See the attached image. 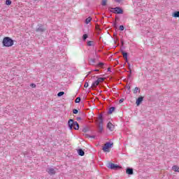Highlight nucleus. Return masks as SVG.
<instances>
[{
    "mask_svg": "<svg viewBox=\"0 0 179 179\" xmlns=\"http://www.w3.org/2000/svg\"><path fill=\"white\" fill-rule=\"evenodd\" d=\"M75 103H80V97H77L75 100Z\"/></svg>",
    "mask_w": 179,
    "mask_h": 179,
    "instance_id": "7c9ffc66",
    "label": "nucleus"
},
{
    "mask_svg": "<svg viewBox=\"0 0 179 179\" xmlns=\"http://www.w3.org/2000/svg\"><path fill=\"white\" fill-rule=\"evenodd\" d=\"M115 2H117L118 3H120V2H121V1H122V0H115Z\"/></svg>",
    "mask_w": 179,
    "mask_h": 179,
    "instance_id": "58836bf2",
    "label": "nucleus"
},
{
    "mask_svg": "<svg viewBox=\"0 0 179 179\" xmlns=\"http://www.w3.org/2000/svg\"><path fill=\"white\" fill-rule=\"evenodd\" d=\"M96 81L98 82V83H101V82H104V78H99Z\"/></svg>",
    "mask_w": 179,
    "mask_h": 179,
    "instance_id": "4be33fe9",
    "label": "nucleus"
},
{
    "mask_svg": "<svg viewBox=\"0 0 179 179\" xmlns=\"http://www.w3.org/2000/svg\"><path fill=\"white\" fill-rule=\"evenodd\" d=\"M90 73H91V72H89V75H90Z\"/></svg>",
    "mask_w": 179,
    "mask_h": 179,
    "instance_id": "603ef678",
    "label": "nucleus"
},
{
    "mask_svg": "<svg viewBox=\"0 0 179 179\" xmlns=\"http://www.w3.org/2000/svg\"><path fill=\"white\" fill-rule=\"evenodd\" d=\"M129 78H131V73H130V74H129Z\"/></svg>",
    "mask_w": 179,
    "mask_h": 179,
    "instance_id": "49530a36",
    "label": "nucleus"
},
{
    "mask_svg": "<svg viewBox=\"0 0 179 179\" xmlns=\"http://www.w3.org/2000/svg\"><path fill=\"white\" fill-rule=\"evenodd\" d=\"M115 110V107L112 106L109 108L108 114H113V113Z\"/></svg>",
    "mask_w": 179,
    "mask_h": 179,
    "instance_id": "dca6fc26",
    "label": "nucleus"
},
{
    "mask_svg": "<svg viewBox=\"0 0 179 179\" xmlns=\"http://www.w3.org/2000/svg\"><path fill=\"white\" fill-rule=\"evenodd\" d=\"M143 101V96H140L136 99V106H140L141 103Z\"/></svg>",
    "mask_w": 179,
    "mask_h": 179,
    "instance_id": "9d476101",
    "label": "nucleus"
},
{
    "mask_svg": "<svg viewBox=\"0 0 179 179\" xmlns=\"http://www.w3.org/2000/svg\"><path fill=\"white\" fill-rule=\"evenodd\" d=\"M99 83L97 80H95L92 84V87H97L99 86Z\"/></svg>",
    "mask_w": 179,
    "mask_h": 179,
    "instance_id": "2eb2a0df",
    "label": "nucleus"
},
{
    "mask_svg": "<svg viewBox=\"0 0 179 179\" xmlns=\"http://www.w3.org/2000/svg\"><path fill=\"white\" fill-rule=\"evenodd\" d=\"M129 73H132V70H131V68H129Z\"/></svg>",
    "mask_w": 179,
    "mask_h": 179,
    "instance_id": "c03bdc74",
    "label": "nucleus"
},
{
    "mask_svg": "<svg viewBox=\"0 0 179 179\" xmlns=\"http://www.w3.org/2000/svg\"><path fill=\"white\" fill-rule=\"evenodd\" d=\"M126 87L129 90V92H127V94H129V93H131V85H127Z\"/></svg>",
    "mask_w": 179,
    "mask_h": 179,
    "instance_id": "b1692460",
    "label": "nucleus"
},
{
    "mask_svg": "<svg viewBox=\"0 0 179 179\" xmlns=\"http://www.w3.org/2000/svg\"><path fill=\"white\" fill-rule=\"evenodd\" d=\"M77 120H78V121H79V120H82V117H77Z\"/></svg>",
    "mask_w": 179,
    "mask_h": 179,
    "instance_id": "ea45409f",
    "label": "nucleus"
},
{
    "mask_svg": "<svg viewBox=\"0 0 179 179\" xmlns=\"http://www.w3.org/2000/svg\"><path fill=\"white\" fill-rule=\"evenodd\" d=\"M98 66H99L100 68H103V66H104V63L103 62H99L98 64Z\"/></svg>",
    "mask_w": 179,
    "mask_h": 179,
    "instance_id": "c756f323",
    "label": "nucleus"
},
{
    "mask_svg": "<svg viewBox=\"0 0 179 179\" xmlns=\"http://www.w3.org/2000/svg\"><path fill=\"white\" fill-rule=\"evenodd\" d=\"M88 36L87 34H85L83 36V39L85 41H86V39L87 38Z\"/></svg>",
    "mask_w": 179,
    "mask_h": 179,
    "instance_id": "c85d7f7f",
    "label": "nucleus"
},
{
    "mask_svg": "<svg viewBox=\"0 0 179 179\" xmlns=\"http://www.w3.org/2000/svg\"><path fill=\"white\" fill-rule=\"evenodd\" d=\"M128 64H129V68L131 66V65L129 64V63H128Z\"/></svg>",
    "mask_w": 179,
    "mask_h": 179,
    "instance_id": "de8ad7c7",
    "label": "nucleus"
},
{
    "mask_svg": "<svg viewBox=\"0 0 179 179\" xmlns=\"http://www.w3.org/2000/svg\"><path fill=\"white\" fill-rule=\"evenodd\" d=\"M84 87H89V83L86 82L84 85Z\"/></svg>",
    "mask_w": 179,
    "mask_h": 179,
    "instance_id": "72a5a7b5",
    "label": "nucleus"
},
{
    "mask_svg": "<svg viewBox=\"0 0 179 179\" xmlns=\"http://www.w3.org/2000/svg\"><path fill=\"white\" fill-rule=\"evenodd\" d=\"M122 54L124 59H127V58H128V53L127 52H122Z\"/></svg>",
    "mask_w": 179,
    "mask_h": 179,
    "instance_id": "aec40b11",
    "label": "nucleus"
},
{
    "mask_svg": "<svg viewBox=\"0 0 179 179\" xmlns=\"http://www.w3.org/2000/svg\"><path fill=\"white\" fill-rule=\"evenodd\" d=\"M119 103L120 104H121V103H124V99L122 98L121 99H120Z\"/></svg>",
    "mask_w": 179,
    "mask_h": 179,
    "instance_id": "f704fd0d",
    "label": "nucleus"
},
{
    "mask_svg": "<svg viewBox=\"0 0 179 179\" xmlns=\"http://www.w3.org/2000/svg\"><path fill=\"white\" fill-rule=\"evenodd\" d=\"M126 173L129 174V176H132V174H134V169L129 167L127 168Z\"/></svg>",
    "mask_w": 179,
    "mask_h": 179,
    "instance_id": "1a4fd4ad",
    "label": "nucleus"
},
{
    "mask_svg": "<svg viewBox=\"0 0 179 179\" xmlns=\"http://www.w3.org/2000/svg\"><path fill=\"white\" fill-rule=\"evenodd\" d=\"M46 171L50 176H55V173H57L53 168H48L46 169Z\"/></svg>",
    "mask_w": 179,
    "mask_h": 179,
    "instance_id": "423d86ee",
    "label": "nucleus"
},
{
    "mask_svg": "<svg viewBox=\"0 0 179 179\" xmlns=\"http://www.w3.org/2000/svg\"><path fill=\"white\" fill-rule=\"evenodd\" d=\"M13 43V40L8 36L4 37L2 41L3 47H12Z\"/></svg>",
    "mask_w": 179,
    "mask_h": 179,
    "instance_id": "f03ea898",
    "label": "nucleus"
},
{
    "mask_svg": "<svg viewBox=\"0 0 179 179\" xmlns=\"http://www.w3.org/2000/svg\"><path fill=\"white\" fill-rule=\"evenodd\" d=\"M99 124H103V115L99 114L98 117Z\"/></svg>",
    "mask_w": 179,
    "mask_h": 179,
    "instance_id": "ddd939ff",
    "label": "nucleus"
},
{
    "mask_svg": "<svg viewBox=\"0 0 179 179\" xmlns=\"http://www.w3.org/2000/svg\"><path fill=\"white\" fill-rule=\"evenodd\" d=\"M138 92H141V90H139V87H136L134 90V94H136V93H138Z\"/></svg>",
    "mask_w": 179,
    "mask_h": 179,
    "instance_id": "412c9836",
    "label": "nucleus"
},
{
    "mask_svg": "<svg viewBox=\"0 0 179 179\" xmlns=\"http://www.w3.org/2000/svg\"><path fill=\"white\" fill-rule=\"evenodd\" d=\"M178 169H179L178 166L176 165L172 167V170H173V171H178Z\"/></svg>",
    "mask_w": 179,
    "mask_h": 179,
    "instance_id": "5701e85b",
    "label": "nucleus"
},
{
    "mask_svg": "<svg viewBox=\"0 0 179 179\" xmlns=\"http://www.w3.org/2000/svg\"><path fill=\"white\" fill-rule=\"evenodd\" d=\"M96 30H100V29L99 28V26H96Z\"/></svg>",
    "mask_w": 179,
    "mask_h": 179,
    "instance_id": "79ce46f5",
    "label": "nucleus"
},
{
    "mask_svg": "<svg viewBox=\"0 0 179 179\" xmlns=\"http://www.w3.org/2000/svg\"><path fill=\"white\" fill-rule=\"evenodd\" d=\"M108 72H111V69L110 68H108Z\"/></svg>",
    "mask_w": 179,
    "mask_h": 179,
    "instance_id": "a19ab883",
    "label": "nucleus"
},
{
    "mask_svg": "<svg viewBox=\"0 0 179 179\" xmlns=\"http://www.w3.org/2000/svg\"><path fill=\"white\" fill-rule=\"evenodd\" d=\"M126 62H128V57H127V59H125Z\"/></svg>",
    "mask_w": 179,
    "mask_h": 179,
    "instance_id": "a18cd8bd",
    "label": "nucleus"
},
{
    "mask_svg": "<svg viewBox=\"0 0 179 179\" xmlns=\"http://www.w3.org/2000/svg\"><path fill=\"white\" fill-rule=\"evenodd\" d=\"M78 113H79V110H78V109L73 110V114H78Z\"/></svg>",
    "mask_w": 179,
    "mask_h": 179,
    "instance_id": "2f4dec72",
    "label": "nucleus"
},
{
    "mask_svg": "<svg viewBox=\"0 0 179 179\" xmlns=\"http://www.w3.org/2000/svg\"><path fill=\"white\" fill-rule=\"evenodd\" d=\"M64 94H65V92H59L57 94V96H58V97H61L62 96H64Z\"/></svg>",
    "mask_w": 179,
    "mask_h": 179,
    "instance_id": "393cba45",
    "label": "nucleus"
},
{
    "mask_svg": "<svg viewBox=\"0 0 179 179\" xmlns=\"http://www.w3.org/2000/svg\"><path fill=\"white\" fill-rule=\"evenodd\" d=\"M115 26H117V24H115Z\"/></svg>",
    "mask_w": 179,
    "mask_h": 179,
    "instance_id": "8fccbe9b",
    "label": "nucleus"
},
{
    "mask_svg": "<svg viewBox=\"0 0 179 179\" xmlns=\"http://www.w3.org/2000/svg\"><path fill=\"white\" fill-rule=\"evenodd\" d=\"M86 138H90V135L85 134H84Z\"/></svg>",
    "mask_w": 179,
    "mask_h": 179,
    "instance_id": "e433bc0d",
    "label": "nucleus"
},
{
    "mask_svg": "<svg viewBox=\"0 0 179 179\" xmlns=\"http://www.w3.org/2000/svg\"><path fill=\"white\" fill-rule=\"evenodd\" d=\"M113 10H110L112 13L122 15L124 13V10L120 7L111 8Z\"/></svg>",
    "mask_w": 179,
    "mask_h": 179,
    "instance_id": "7ed1b4c3",
    "label": "nucleus"
},
{
    "mask_svg": "<svg viewBox=\"0 0 179 179\" xmlns=\"http://www.w3.org/2000/svg\"><path fill=\"white\" fill-rule=\"evenodd\" d=\"M173 17H179V11H176L172 14Z\"/></svg>",
    "mask_w": 179,
    "mask_h": 179,
    "instance_id": "f3484780",
    "label": "nucleus"
},
{
    "mask_svg": "<svg viewBox=\"0 0 179 179\" xmlns=\"http://www.w3.org/2000/svg\"><path fill=\"white\" fill-rule=\"evenodd\" d=\"M108 168L110 169L111 170H117V169H121L120 166L113 163H109L108 165Z\"/></svg>",
    "mask_w": 179,
    "mask_h": 179,
    "instance_id": "39448f33",
    "label": "nucleus"
},
{
    "mask_svg": "<svg viewBox=\"0 0 179 179\" xmlns=\"http://www.w3.org/2000/svg\"><path fill=\"white\" fill-rule=\"evenodd\" d=\"M90 138H92V139H94L96 138V136H90Z\"/></svg>",
    "mask_w": 179,
    "mask_h": 179,
    "instance_id": "4c0bfd02",
    "label": "nucleus"
},
{
    "mask_svg": "<svg viewBox=\"0 0 179 179\" xmlns=\"http://www.w3.org/2000/svg\"><path fill=\"white\" fill-rule=\"evenodd\" d=\"M6 5H12V1L10 0H6Z\"/></svg>",
    "mask_w": 179,
    "mask_h": 179,
    "instance_id": "cd10ccee",
    "label": "nucleus"
},
{
    "mask_svg": "<svg viewBox=\"0 0 179 179\" xmlns=\"http://www.w3.org/2000/svg\"><path fill=\"white\" fill-rule=\"evenodd\" d=\"M68 125L69 129H75L76 131H78V129H79V123H78V122L76 121H74L73 119H70L69 120Z\"/></svg>",
    "mask_w": 179,
    "mask_h": 179,
    "instance_id": "f257e3e1",
    "label": "nucleus"
},
{
    "mask_svg": "<svg viewBox=\"0 0 179 179\" xmlns=\"http://www.w3.org/2000/svg\"><path fill=\"white\" fill-rule=\"evenodd\" d=\"M87 45L89 47H92V45H93V41H89L87 43Z\"/></svg>",
    "mask_w": 179,
    "mask_h": 179,
    "instance_id": "bb28decb",
    "label": "nucleus"
},
{
    "mask_svg": "<svg viewBox=\"0 0 179 179\" xmlns=\"http://www.w3.org/2000/svg\"><path fill=\"white\" fill-rule=\"evenodd\" d=\"M127 93H129V90H128V91L127 92Z\"/></svg>",
    "mask_w": 179,
    "mask_h": 179,
    "instance_id": "09e8293b",
    "label": "nucleus"
},
{
    "mask_svg": "<svg viewBox=\"0 0 179 179\" xmlns=\"http://www.w3.org/2000/svg\"><path fill=\"white\" fill-rule=\"evenodd\" d=\"M78 153L79 156H85V151H83V150H82V149H79L78 150Z\"/></svg>",
    "mask_w": 179,
    "mask_h": 179,
    "instance_id": "4468645a",
    "label": "nucleus"
},
{
    "mask_svg": "<svg viewBox=\"0 0 179 179\" xmlns=\"http://www.w3.org/2000/svg\"><path fill=\"white\" fill-rule=\"evenodd\" d=\"M112 146H113V143L107 142L106 143H105L102 150H103V152H110V150H108V148H111Z\"/></svg>",
    "mask_w": 179,
    "mask_h": 179,
    "instance_id": "20e7f679",
    "label": "nucleus"
},
{
    "mask_svg": "<svg viewBox=\"0 0 179 179\" xmlns=\"http://www.w3.org/2000/svg\"><path fill=\"white\" fill-rule=\"evenodd\" d=\"M31 87H33V88L36 87V84L32 83V84L31 85Z\"/></svg>",
    "mask_w": 179,
    "mask_h": 179,
    "instance_id": "c9c22d12",
    "label": "nucleus"
},
{
    "mask_svg": "<svg viewBox=\"0 0 179 179\" xmlns=\"http://www.w3.org/2000/svg\"><path fill=\"white\" fill-rule=\"evenodd\" d=\"M122 44H124V42H122Z\"/></svg>",
    "mask_w": 179,
    "mask_h": 179,
    "instance_id": "3c124183",
    "label": "nucleus"
},
{
    "mask_svg": "<svg viewBox=\"0 0 179 179\" xmlns=\"http://www.w3.org/2000/svg\"><path fill=\"white\" fill-rule=\"evenodd\" d=\"M83 132H89V127L87 126H85L83 128Z\"/></svg>",
    "mask_w": 179,
    "mask_h": 179,
    "instance_id": "6ab92c4d",
    "label": "nucleus"
},
{
    "mask_svg": "<svg viewBox=\"0 0 179 179\" xmlns=\"http://www.w3.org/2000/svg\"><path fill=\"white\" fill-rule=\"evenodd\" d=\"M107 128L108 129H109V131H114V128H115V127L114 126V124H113V123L111 122H108L107 124Z\"/></svg>",
    "mask_w": 179,
    "mask_h": 179,
    "instance_id": "6e6552de",
    "label": "nucleus"
},
{
    "mask_svg": "<svg viewBox=\"0 0 179 179\" xmlns=\"http://www.w3.org/2000/svg\"><path fill=\"white\" fill-rule=\"evenodd\" d=\"M94 72H99V69H94Z\"/></svg>",
    "mask_w": 179,
    "mask_h": 179,
    "instance_id": "37998d69",
    "label": "nucleus"
},
{
    "mask_svg": "<svg viewBox=\"0 0 179 179\" xmlns=\"http://www.w3.org/2000/svg\"><path fill=\"white\" fill-rule=\"evenodd\" d=\"M88 62H89L90 65H94V64H96V59L90 58L88 60Z\"/></svg>",
    "mask_w": 179,
    "mask_h": 179,
    "instance_id": "9b49d317",
    "label": "nucleus"
},
{
    "mask_svg": "<svg viewBox=\"0 0 179 179\" xmlns=\"http://www.w3.org/2000/svg\"><path fill=\"white\" fill-rule=\"evenodd\" d=\"M119 29H120V30L121 31H123V30H124V27H123V25H120V26L119 27Z\"/></svg>",
    "mask_w": 179,
    "mask_h": 179,
    "instance_id": "473e14b6",
    "label": "nucleus"
},
{
    "mask_svg": "<svg viewBox=\"0 0 179 179\" xmlns=\"http://www.w3.org/2000/svg\"><path fill=\"white\" fill-rule=\"evenodd\" d=\"M101 5L102 6H106L107 5V0H102Z\"/></svg>",
    "mask_w": 179,
    "mask_h": 179,
    "instance_id": "a878e982",
    "label": "nucleus"
},
{
    "mask_svg": "<svg viewBox=\"0 0 179 179\" xmlns=\"http://www.w3.org/2000/svg\"><path fill=\"white\" fill-rule=\"evenodd\" d=\"M36 31H37L38 33H44V31H45V28H44V27H43V25H38V27L36 28Z\"/></svg>",
    "mask_w": 179,
    "mask_h": 179,
    "instance_id": "0eeeda50",
    "label": "nucleus"
},
{
    "mask_svg": "<svg viewBox=\"0 0 179 179\" xmlns=\"http://www.w3.org/2000/svg\"><path fill=\"white\" fill-rule=\"evenodd\" d=\"M92 22V17H88L86 20H85V23L86 24H89V23Z\"/></svg>",
    "mask_w": 179,
    "mask_h": 179,
    "instance_id": "a211bd4d",
    "label": "nucleus"
},
{
    "mask_svg": "<svg viewBox=\"0 0 179 179\" xmlns=\"http://www.w3.org/2000/svg\"><path fill=\"white\" fill-rule=\"evenodd\" d=\"M98 128V132L101 134L103 132V124H99Z\"/></svg>",
    "mask_w": 179,
    "mask_h": 179,
    "instance_id": "f8f14e48",
    "label": "nucleus"
}]
</instances>
